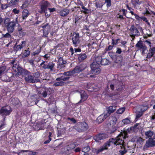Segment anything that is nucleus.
I'll return each instance as SVG.
<instances>
[{"label":"nucleus","instance_id":"f257e3e1","mask_svg":"<svg viewBox=\"0 0 155 155\" xmlns=\"http://www.w3.org/2000/svg\"><path fill=\"white\" fill-rule=\"evenodd\" d=\"M13 70L15 71L12 75V77H19L20 76L25 78V81L28 83H34L39 82L40 81V74L39 72L37 71L32 73L30 71L25 69L23 68L22 67L18 66L16 69Z\"/></svg>","mask_w":155,"mask_h":155},{"label":"nucleus","instance_id":"f03ea898","mask_svg":"<svg viewBox=\"0 0 155 155\" xmlns=\"http://www.w3.org/2000/svg\"><path fill=\"white\" fill-rule=\"evenodd\" d=\"M106 65L107 58L102 59L101 56L97 57L90 65L91 73L97 75L99 74L101 71V69L100 68L101 65Z\"/></svg>","mask_w":155,"mask_h":155},{"label":"nucleus","instance_id":"7ed1b4c3","mask_svg":"<svg viewBox=\"0 0 155 155\" xmlns=\"http://www.w3.org/2000/svg\"><path fill=\"white\" fill-rule=\"evenodd\" d=\"M117 120V118L115 116H112L109 117L108 123L107 124V133L111 134L115 132L118 129L116 126Z\"/></svg>","mask_w":155,"mask_h":155},{"label":"nucleus","instance_id":"20e7f679","mask_svg":"<svg viewBox=\"0 0 155 155\" xmlns=\"http://www.w3.org/2000/svg\"><path fill=\"white\" fill-rule=\"evenodd\" d=\"M125 137L122 133L120 134L116 138H111L109 140L107 141V146H110L112 145H121L124 143V139Z\"/></svg>","mask_w":155,"mask_h":155},{"label":"nucleus","instance_id":"39448f33","mask_svg":"<svg viewBox=\"0 0 155 155\" xmlns=\"http://www.w3.org/2000/svg\"><path fill=\"white\" fill-rule=\"evenodd\" d=\"M16 22H18L17 20L15 21H10L8 18H6L5 19L4 21L5 25L8 32L11 33L13 32L16 26Z\"/></svg>","mask_w":155,"mask_h":155},{"label":"nucleus","instance_id":"423d86ee","mask_svg":"<svg viewBox=\"0 0 155 155\" xmlns=\"http://www.w3.org/2000/svg\"><path fill=\"white\" fill-rule=\"evenodd\" d=\"M88 128V124L85 122L78 123L74 127V128L78 132L85 131Z\"/></svg>","mask_w":155,"mask_h":155},{"label":"nucleus","instance_id":"0eeeda50","mask_svg":"<svg viewBox=\"0 0 155 155\" xmlns=\"http://www.w3.org/2000/svg\"><path fill=\"white\" fill-rule=\"evenodd\" d=\"M72 41L74 47L78 46L80 42L79 34L78 33L74 32L72 35Z\"/></svg>","mask_w":155,"mask_h":155},{"label":"nucleus","instance_id":"6e6552de","mask_svg":"<svg viewBox=\"0 0 155 155\" xmlns=\"http://www.w3.org/2000/svg\"><path fill=\"white\" fill-rule=\"evenodd\" d=\"M130 30V36L132 38L133 40H134L136 36L138 37L140 35V32L134 25H132L131 26Z\"/></svg>","mask_w":155,"mask_h":155},{"label":"nucleus","instance_id":"1a4fd4ad","mask_svg":"<svg viewBox=\"0 0 155 155\" xmlns=\"http://www.w3.org/2000/svg\"><path fill=\"white\" fill-rule=\"evenodd\" d=\"M87 68L86 64L84 63H81L77 65L73 70V72L74 74L79 73L83 71Z\"/></svg>","mask_w":155,"mask_h":155},{"label":"nucleus","instance_id":"9d476101","mask_svg":"<svg viewBox=\"0 0 155 155\" xmlns=\"http://www.w3.org/2000/svg\"><path fill=\"white\" fill-rule=\"evenodd\" d=\"M136 47L138 48V50L141 51V54L143 55L145 54V51L147 49V47L145 45H143L142 41H140L136 44Z\"/></svg>","mask_w":155,"mask_h":155},{"label":"nucleus","instance_id":"9b49d317","mask_svg":"<svg viewBox=\"0 0 155 155\" xmlns=\"http://www.w3.org/2000/svg\"><path fill=\"white\" fill-rule=\"evenodd\" d=\"M155 54V47H153L150 48L147 54L146 58L144 59L146 61H147L148 59H150L153 57L152 61H154L155 60V56L154 55Z\"/></svg>","mask_w":155,"mask_h":155},{"label":"nucleus","instance_id":"f8f14e48","mask_svg":"<svg viewBox=\"0 0 155 155\" xmlns=\"http://www.w3.org/2000/svg\"><path fill=\"white\" fill-rule=\"evenodd\" d=\"M41 27L42 28L43 34L46 36L49 33L51 29V26L49 23H43L41 25Z\"/></svg>","mask_w":155,"mask_h":155},{"label":"nucleus","instance_id":"ddd939ff","mask_svg":"<svg viewBox=\"0 0 155 155\" xmlns=\"http://www.w3.org/2000/svg\"><path fill=\"white\" fill-rule=\"evenodd\" d=\"M26 44V41H23L19 45H17V43L16 42L15 45L13 47V49L15 51L17 52L18 51H20L22 48L25 47Z\"/></svg>","mask_w":155,"mask_h":155},{"label":"nucleus","instance_id":"4468645a","mask_svg":"<svg viewBox=\"0 0 155 155\" xmlns=\"http://www.w3.org/2000/svg\"><path fill=\"white\" fill-rule=\"evenodd\" d=\"M50 5L49 2L47 1H44L41 3L40 5L41 9L38 10L39 12H45L46 10L48 9V7Z\"/></svg>","mask_w":155,"mask_h":155},{"label":"nucleus","instance_id":"2eb2a0df","mask_svg":"<svg viewBox=\"0 0 155 155\" xmlns=\"http://www.w3.org/2000/svg\"><path fill=\"white\" fill-rule=\"evenodd\" d=\"M46 64L42 66V67L43 68L45 69H49L50 71H53L54 69V67L55 66V64L52 61H50L49 63L47 61Z\"/></svg>","mask_w":155,"mask_h":155},{"label":"nucleus","instance_id":"dca6fc26","mask_svg":"<svg viewBox=\"0 0 155 155\" xmlns=\"http://www.w3.org/2000/svg\"><path fill=\"white\" fill-rule=\"evenodd\" d=\"M155 139L154 136L153 138H149L148 140H147L144 147H150L154 146H155Z\"/></svg>","mask_w":155,"mask_h":155},{"label":"nucleus","instance_id":"f3484780","mask_svg":"<svg viewBox=\"0 0 155 155\" xmlns=\"http://www.w3.org/2000/svg\"><path fill=\"white\" fill-rule=\"evenodd\" d=\"M107 135L105 134H99L96 135L94 137V139L96 142H99L101 140H104L106 138Z\"/></svg>","mask_w":155,"mask_h":155},{"label":"nucleus","instance_id":"a211bd4d","mask_svg":"<svg viewBox=\"0 0 155 155\" xmlns=\"http://www.w3.org/2000/svg\"><path fill=\"white\" fill-rule=\"evenodd\" d=\"M36 154L35 152L31 151L29 150H21L18 153V155H34Z\"/></svg>","mask_w":155,"mask_h":155},{"label":"nucleus","instance_id":"6ab92c4d","mask_svg":"<svg viewBox=\"0 0 155 155\" xmlns=\"http://www.w3.org/2000/svg\"><path fill=\"white\" fill-rule=\"evenodd\" d=\"M10 110H9L5 107H2L0 110V114H3L5 115H8L11 112L12 110L10 109V107H9Z\"/></svg>","mask_w":155,"mask_h":155},{"label":"nucleus","instance_id":"aec40b11","mask_svg":"<svg viewBox=\"0 0 155 155\" xmlns=\"http://www.w3.org/2000/svg\"><path fill=\"white\" fill-rule=\"evenodd\" d=\"M74 55L76 56V54ZM77 55L78 57V61L80 62L83 61L87 57V55L85 53L77 54Z\"/></svg>","mask_w":155,"mask_h":155},{"label":"nucleus","instance_id":"412c9836","mask_svg":"<svg viewBox=\"0 0 155 155\" xmlns=\"http://www.w3.org/2000/svg\"><path fill=\"white\" fill-rule=\"evenodd\" d=\"M17 34L19 37H22L25 35L24 30L23 29L21 25H18L17 29Z\"/></svg>","mask_w":155,"mask_h":155},{"label":"nucleus","instance_id":"4be33fe9","mask_svg":"<svg viewBox=\"0 0 155 155\" xmlns=\"http://www.w3.org/2000/svg\"><path fill=\"white\" fill-rule=\"evenodd\" d=\"M131 2L135 8H137L141 4L143 3L142 1L139 0H131Z\"/></svg>","mask_w":155,"mask_h":155},{"label":"nucleus","instance_id":"5701e85b","mask_svg":"<svg viewBox=\"0 0 155 155\" xmlns=\"http://www.w3.org/2000/svg\"><path fill=\"white\" fill-rule=\"evenodd\" d=\"M69 11L66 8H64L61 10L59 12V14L61 16L64 17L67 16L69 13Z\"/></svg>","mask_w":155,"mask_h":155},{"label":"nucleus","instance_id":"b1692460","mask_svg":"<svg viewBox=\"0 0 155 155\" xmlns=\"http://www.w3.org/2000/svg\"><path fill=\"white\" fill-rule=\"evenodd\" d=\"M107 118V114L104 115L101 114L96 119V122L99 124L102 123L104 120Z\"/></svg>","mask_w":155,"mask_h":155},{"label":"nucleus","instance_id":"393cba45","mask_svg":"<svg viewBox=\"0 0 155 155\" xmlns=\"http://www.w3.org/2000/svg\"><path fill=\"white\" fill-rule=\"evenodd\" d=\"M107 150V143H105L101 147L98 149H96L95 151L97 154H98L100 152H101L104 150Z\"/></svg>","mask_w":155,"mask_h":155},{"label":"nucleus","instance_id":"a878e982","mask_svg":"<svg viewBox=\"0 0 155 155\" xmlns=\"http://www.w3.org/2000/svg\"><path fill=\"white\" fill-rule=\"evenodd\" d=\"M70 51L71 53V55H73L75 53L81 52V50L79 47L78 48H74V49L73 48L71 47L70 48Z\"/></svg>","mask_w":155,"mask_h":155},{"label":"nucleus","instance_id":"bb28decb","mask_svg":"<svg viewBox=\"0 0 155 155\" xmlns=\"http://www.w3.org/2000/svg\"><path fill=\"white\" fill-rule=\"evenodd\" d=\"M29 15L28 11L27 9H24L22 14V18L24 20L26 19Z\"/></svg>","mask_w":155,"mask_h":155},{"label":"nucleus","instance_id":"cd10ccee","mask_svg":"<svg viewBox=\"0 0 155 155\" xmlns=\"http://www.w3.org/2000/svg\"><path fill=\"white\" fill-rule=\"evenodd\" d=\"M107 114H110L114 112L116 109V106H110L107 108Z\"/></svg>","mask_w":155,"mask_h":155},{"label":"nucleus","instance_id":"c85d7f7f","mask_svg":"<svg viewBox=\"0 0 155 155\" xmlns=\"http://www.w3.org/2000/svg\"><path fill=\"white\" fill-rule=\"evenodd\" d=\"M121 145V150L119 151V152L120 155H124L127 152V150L126 149L123 143Z\"/></svg>","mask_w":155,"mask_h":155},{"label":"nucleus","instance_id":"c756f323","mask_svg":"<svg viewBox=\"0 0 155 155\" xmlns=\"http://www.w3.org/2000/svg\"><path fill=\"white\" fill-rule=\"evenodd\" d=\"M18 1L19 0H10L8 2L10 7L13 8L16 7Z\"/></svg>","mask_w":155,"mask_h":155},{"label":"nucleus","instance_id":"7c9ffc66","mask_svg":"<svg viewBox=\"0 0 155 155\" xmlns=\"http://www.w3.org/2000/svg\"><path fill=\"white\" fill-rule=\"evenodd\" d=\"M76 146V145L74 143H71L68 145L66 149L68 151L74 150Z\"/></svg>","mask_w":155,"mask_h":155},{"label":"nucleus","instance_id":"2f4dec72","mask_svg":"<svg viewBox=\"0 0 155 155\" xmlns=\"http://www.w3.org/2000/svg\"><path fill=\"white\" fill-rule=\"evenodd\" d=\"M120 27V25H117L114 24L112 25L110 28L112 31H116L119 30Z\"/></svg>","mask_w":155,"mask_h":155},{"label":"nucleus","instance_id":"473e14b6","mask_svg":"<svg viewBox=\"0 0 155 155\" xmlns=\"http://www.w3.org/2000/svg\"><path fill=\"white\" fill-rule=\"evenodd\" d=\"M123 60V57L120 55L116 56V58H115L114 60L115 62L117 63H121Z\"/></svg>","mask_w":155,"mask_h":155},{"label":"nucleus","instance_id":"72a5a7b5","mask_svg":"<svg viewBox=\"0 0 155 155\" xmlns=\"http://www.w3.org/2000/svg\"><path fill=\"white\" fill-rule=\"evenodd\" d=\"M41 51V49L40 48L35 51L33 52L31 54L32 57H35L36 58V57H38L37 56L40 53Z\"/></svg>","mask_w":155,"mask_h":155},{"label":"nucleus","instance_id":"f704fd0d","mask_svg":"<svg viewBox=\"0 0 155 155\" xmlns=\"http://www.w3.org/2000/svg\"><path fill=\"white\" fill-rule=\"evenodd\" d=\"M81 100L80 101H84L86 100L88 96L86 94L85 92H83L81 94Z\"/></svg>","mask_w":155,"mask_h":155},{"label":"nucleus","instance_id":"c9c22d12","mask_svg":"<svg viewBox=\"0 0 155 155\" xmlns=\"http://www.w3.org/2000/svg\"><path fill=\"white\" fill-rule=\"evenodd\" d=\"M145 134L147 137L149 138H151L153 134V131L149 130L146 132Z\"/></svg>","mask_w":155,"mask_h":155},{"label":"nucleus","instance_id":"e433bc0d","mask_svg":"<svg viewBox=\"0 0 155 155\" xmlns=\"http://www.w3.org/2000/svg\"><path fill=\"white\" fill-rule=\"evenodd\" d=\"M109 56L113 60H114L116 58L117 55L115 53L112 51L108 52Z\"/></svg>","mask_w":155,"mask_h":155},{"label":"nucleus","instance_id":"4c0bfd02","mask_svg":"<svg viewBox=\"0 0 155 155\" xmlns=\"http://www.w3.org/2000/svg\"><path fill=\"white\" fill-rule=\"evenodd\" d=\"M42 124L39 123H37L34 127V128L35 130H38L42 128L41 125Z\"/></svg>","mask_w":155,"mask_h":155},{"label":"nucleus","instance_id":"58836bf2","mask_svg":"<svg viewBox=\"0 0 155 155\" xmlns=\"http://www.w3.org/2000/svg\"><path fill=\"white\" fill-rule=\"evenodd\" d=\"M74 72H73V70L71 71H69L67 72H64V75L66 76H72L74 74Z\"/></svg>","mask_w":155,"mask_h":155},{"label":"nucleus","instance_id":"ea45409f","mask_svg":"<svg viewBox=\"0 0 155 155\" xmlns=\"http://www.w3.org/2000/svg\"><path fill=\"white\" fill-rule=\"evenodd\" d=\"M58 63H62L64 64H65L67 63L66 61L64 60L62 57H58Z\"/></svg>","mask_w":155,"mask_h":155},{"label":"nucleus","instance_id":"a19ab883","mask_svg":"<svg viewBox=\"0 0 155 155\" xmlns=\"http://www.w3.org/2000/svg\"><path fill=\"white\" fill-rule=\"evenodd\" d=\"M29 3V2H28V0L25 1L22 6H21V8L22 9H25V8L28 7Z\"/></svg>","mask_w":155,"mask_h":155},{"label":"nucleus","instance_id":"79ce46f5","mask_svg":"<svg viewBox=\"0 0 155 155\" xmlns=\"http://www.w3.org/2000/svg\"><path fill=\"white\" fill-rule=\"evenodd\" d=\"M30 54V51L28 50H25L23 54L22 57L23 58H26L28 57Z\"/></svg>","mask_w":155,"mask_h":155},{"label":"nucleus","instance_id":"37998d69","mask_svg":"<svg viewBox=\"0 0 155 155\" xmlns=\"http://www.w3.org/2000/svg\"><path fill=\"white\" fill-rule=\"evenodd\" d=\"M90 148L89 146L83 147L82 150V152L84 153L88 152L90 150Z\"/></svg>","mask_w":155,"mask_h":155},{"label":"nucleus","instance_id":"c03bdc74","mask_svg":"<svg viewBox=\"0 0 155 155\" xmlns=\"http://www.w3.org/2000/svg\"><path fill=\"white\" fill-rule=\"evenodd\" d=\"M87 45L89 47L94 48H96V46H97V45L96 43L91 42L89 43Z\"/></svg>","mask_w":155,"mask_h":155},{"label":"nucleus","instance_id":"a18cd8bd","mask_svg":"<svg viewBox=\"0 0 155 155\" xmlns=\"http://www.w3.org/2000/svg\"><path fill=\"white\" fill-rule=\"evenodd\" d=\"M1 8L2 9H7L8 7H10V6L9 5V3H8L6 4H1Z\"/></svg>","mask_w":155,"mask_h":155},{"label":"nucleus","instance_id":"49530a36","mask_svg":"<svg viewBox=\"0 0 155 155\" xmlns=\"http://www.w3.org/2000/svg\"><path fill=\"white\" fill-rule=\"evenodd\" d=\"M64 84V83L62 81L55 83L53 84V86H62Z\"/></svg>","mask_w":155,"mask_h":155},{"label":"nucleus","instance_id":"de8ad7c7","mask_svg":"<svg viewBox=\"0 0 155 155\" xmlns=\"http://www.w3.org/2000/svg\"><path fill=\"white\" fill-rule=\"evenodd\" d=\"M122 122L124 124H127L130 123L131 121L129 118H128L124 119Z\"/></svg>","mask_w":155,"mask_h":155},{"label":"nucleus","instance_id":"09e8293b","mask_svg":"<svg viewBox=\"0 0 155 155\" xmlns=\"http://www.w3.org/2000/svg\"><path fill=\"white\" fill-rule=\"evenodd\" d=\"M39 13L41 14L44 13L46 17L47 18H48L51 15L49 12H48V10H46V11L45 10V12H41Z\"/></svg>","mask_w":155,"mask_h":155},{"label":"nucleus","instance_id":"8fccbe9b","mask_svg":"<svg viewBox=\"0 0 155 155\" xmlns=\"http://www.w3.org/2000/svg\"><path fill=\"white\" fill-rule=\"evenodd\" d=\"M64 64L62 63H59L58 62L57 67V68L59 70H61L62 68H63L65 67V66L64 65Z\"/></svg>","mask_w":155,"mask_h":155},{"label":"nucleus","instance_id":"3c124183","mask_svg":"<svg viewBox=\"0 0 155 155\" xmlns=\"http://www.w3.org/2000/svg\"><path fill=\"white\" fill-rule=\"evenodd\" d=\"M9 32L6 33L5 34H2V35L3 37L8 38H11V35Z\"/></svg>","mask_w":155,"mask_h":155},{"label":"nucleus","instance_id":"603ef678","mask_svg":"<svg viewBox=\"0 0 155 155\" xmlns=\"http://www.w3.org/2000/svg\"><path fill=\"white\" fill-rule=\"evenodd\" d=\"M143 114L142 111H139L136 114V119H137L141 117Z\"/></svg>","mask_w":155,"mask_h":155},{"label":"nucleus","instance_id":"864d4df0","mask_svg":"<svg viewBox=\"0 0 155 155\" xmlns=\"http://www.w3.org/2000/svg\"><path fill=\"white\" fill-rule=\"evenodd\" d=\"M32 58L30 60H28V62L31 65H34V61H35V57H32Z\"/></svg>","mask_w":155,"mask_h":155},{"label":"nucleus","instance_id":"5fc2aeb1","mask_svg":"<svg viewBox=\"0 0 155 155\" xmlns=\"http://www.w3.org/2000/svg\"><path fill=\"white\" fill-rule=\"evenodd\" d=\"M82 9L84 10H82L81 11V12H83V13L86 14H87L88 12H87V11H89V10L87 8H85V7H84L83 5L82 6Z\"/></svg>","mask_w":155,"mask_h":155},{"label":"nucleus","instance_id":"6e6d98bb","mask_svg":"<svg viewBox=\"0 0 155 155\" xmlns=\"http://www.w3.org/2000/svg\"><path fill=\"white\" fill-rule=\"evenodd\" d=\"M48 101L50 104H52L54 101V98L53 97L51 96L48 99Z\"/></svg>","mask_w":155,"mask_h":155},{"label":"nucleus","instance_id":"4d7b16f0","mask_svg":"<svg viewBox=\"0 0 155 155\" xmlns=\"http://www.w3.org/2000/svg\"><path fill=\"white\" fill-rule=\"evenodd\" d=\"M125 110V108H120L117 110V113L118 114H122L124 112Z\"/></svg>","mask_w":155,"mask_h":155},{"label":"nucleus","instance_id":"13d9d810","mask_svg":"<svg viewBox=\"0 0 155 155\" xmlns=\"http://www.w3.org/2000/svg\"><path fill=\"white\" fill-rule=\"evenodd\" d=\"M70 78L69 76H66L64 75L61 76L62 80L64 81H66L68 80Z\"/></svg>","mask_w":155,"mask_h":155},{"label":"nucleus","instance_id":"bf43d9fd","mask_svg":"<svg viewBox=\"0 0 155 155\" xmlns=\"http://www.w3.org/2000/svg\"><path fill=\"white\" fill-rule=\"evenodd\" d=\"M144 140L143 139V138L141 137H139L137 139V142L138 143H139L140 144H143V141Z\"/></svg>","mask_w":155,"mask_h":155},{"label":"nucleus","instance_id":"052dcab7","mask_svg":"<svg viewBox=\"0 0 155 155\" xmlns=\"http://www.w3.org/2000/svg\"><path fill=\"white\" fill-rule=\"evenodd\" d=\"M12 11L13 13L15 14H18L20 12V10L16 8L13 9Z\"/></svg>","mask_w":155,"mask_h":155},{"label":"nucleus","instance_id":"680f3d73","mask_svg":"<svg viewBox=\"0 0 155 155\" xmlns=\"http://www.w3.org/2000/svg\"><path fill=\"white\" fill-rule=\"evenodd\" d=\"M75 23H77L78 21L80 19L79 17L77 15H76L74 16Z\"/></svg>","mask_w":155,"mask_h":155},{"label":"nucleus","instance_id":"e2e57ef3","mask_svg":"<svg viewBox=\"0 0 155 155\" xmlns=\"http://www.w3.org/2000/svg\"><path fill=\"white\" fill-rule=\"evenodd\" d=\"M122 52V51L121 50V49L120 48H117V51H116V52L115 53L116 54H120Z\"/></svg>","mask_w":155,"mask_h":155},{"label":"nucleus","instance_id":"0e129e2a","mask_svg":"<svg viewBox=\"0 0 155 155\" xmlns=\"http://www.w3.org/2000/svg\"><path fill=\"white\" fill-rule=\"evenodd\" d=\"M67 119L68 120H69L72 121L74 123H75L77 122L76 120L74 118H71L70 117H68L67 118Z\"/></svg>","mask_w":155,"mask_h":155},{"label":"nucleus","instance_id":"69168bd1","mask_svg":"<svg viewBox=\"0 0 155 155\" xmlns=\"http://www.w3.org/2000/svg\"><path fill=\"white\" fill-rule=\"evenodd\" d=\"M142 20L145 22H147V21L148 20L147 18L144 16L141 17V20Z\"/></svg>","mask_w":155,"mask_h":155},{"label":"nucleus","instance_id":"338daca9","mask_svg":"<svg viewBox=\"0 0 155 155\" xmlns=\"http://www.w3.org/2000/svg\"><path fill=\"white\" fill-rule=\"evenodd\" d=\"M48 9L49 11V12L51 13L52 12H54L56 11V8H48Z\"/></svg>","mask_w":155,"mask_h":155},{"label":"nucleus","instance_id":"774afa93","mask_svg":"<svg viewBox=\"0 0 155 155\" xmlns=\"http://www.w3.org/2000/svg\"><path fill=\"white\" fill-rule=\"evenodd\" d=\"M134 16H135V18L137 20H138L139 21H141V17H140L137 14H135Z\"/></svg>","mask_w":155,"mask_h":155}]
</instances>
